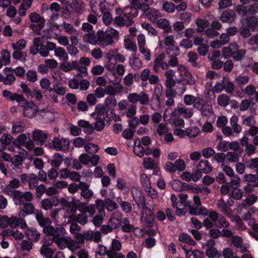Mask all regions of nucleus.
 Listing matches in <instances>:
<instances>
[{
  "label": "nucleus",
  "mask_w": 258,
  "mask_h": 258,
  "mask_svg": "<svg viewBox=\"0 0 258 258\" xmlns=\"http://www.w3.org/2000/svg\"><path fill=\"white\" fill-rule=\"evenodd\" d=\"M143 164L145 168L147 169H151L154 167V161L150 157H146L144 159Z\"/></svg>",
  "instance_id": "45"
},
{
  "label": "nucleus",
  "mask_w": 258,
  "mask_h": 258,
  "mask_svg": "<svg viewBox=\"0 0 258 258\" xmlns=\"http://www.w3.org/2000/svg\"><path fill=\"white\" fill-rule=\"evenodd\" d=\"M157 26L163 30V33L167 34L172 31L171 26L170 25L169 21L166 19H160L157 21Z\"/></svg>",
  "instance_id": "15"
},
{
  "label": "nucleus",
  "mask_w": 258,
  "mask_h": 258,
  "mask_svg": "<svg viewBox=\"0 0 258 258\" xmlns=\"http://www.w3.org/2000/svg\"><path fill=\"white\" fill-rule=\"evenodd\" d=\"M206 254L209 258H214L215 257H220V253L216 248H207L206 250Z\"/></svg>",
  "instance_id": "39"
},
{
  "label": "nucleus",
  "mask_w": 258,
  "mask_h": 258,
  "mask_svg": "<svg viewBox=\"0 0 258 258\" xmlns=\"http://www.w3.org/2000/svg\"><path fill=\"white\" fill-rule=\"evenodd\" d=\"M244 181H246L248 182H252L254 183V185L253 187H257L258 186V175L255 174H246L244 175Z\"/></svg>",
  "instance_id": "34"
},
{
  "label": "nucleus",
  "mask_w": 258,
  "mask_h": 258,
  "mask_svg": "<svg viewBox=\"0 0 258 258\" xmlns=\"http://www.w3.org/2000/svg\"><path fill=\"white\" fill-rule=\"evenodd\" d=\"M188 61L191 63L193 67L200 68V65L197 63L198 55L194 52H189L187 54Z\"/></svg>",
  "instance_id": "30"
},
{
  "label": "nucleus",
  "mask_w": 258,
  "mask_h": 258,
  "mask_svg": "<svg viewBox=\"0 0 258 258\" xmlns=\"http://www.w3.org/2000/svg\"><path fill=\"white\" fill-rule=\"evenodd\" d=\"M201 111L202 115L205 117H208L212 113V107L207 103L199 110Z\"/></svg>",
  "instance_id": "33"
},
{
  "label": "nucleus",
  "mask_w": 258,
  "mask_h": 258,
  "mask_svg": "<svg viewBox=\"0 0 258 258\" xmlns=\"http://www.w3.org/2000/svg\"><path fill=\"white\" fill-rule=\"evenodd\" d=\"M35 219L38 225L42 228L52 224L51 220L48 217H44L43 212L40 210L35 211Z\"/></svg>",
  "instance_id": "9"
},
{
  "label": "nucleus",
  "mask_w": 258,
  "mask_h": 258,
  "mask_svg": "<svg viewBox=\"0 0 258 258\" xmlns=\"http://www.w3.org/2000/svg\"><path fill=\"white\" fill-rule=\"evenodd\" d=\"M231 195L232 197L234 199L239 200L242 199L243 193L242 189L238 188H234L232 190Z\"/></svg>",
  "instance_id": "47"
},
{
  "label": "nucleus",
  "mask_w": 258,
  "mask_h": 258,
  "mask_svg": "<svg viewBox=\"0 0 258 258\" xmlns=\"http://www.w3.org/2000/svg\"><path fill=\"white\" fill-rule=\"evenodd\" d=\"M123 223V225L121 227V230L123 232L129 233L133 230L134 227L133 225L130 224V221L128 218H124L121 221V223Z\"/></svg>",
  "instance_id": "31"
},
{
  "label": "nucleus",
  "mask_w": 258,
  "mask_h": 258,
  "mask_svg": "<svg viewBox=\"0 0 258 258\" xmlns=\"http://www.w3.org/2000/svg\"><path fill=\"white\" fill-rule=\"evenodd\" d=\"M18 47L14 43L12 44L13 47L14 49L22 50L25 48L27 45V41L23 39H20L17 43Z\"/></svg>",
  "instance_id": "61"
},
{
  "label": "nucleus",
  "mask_w": 258,
  "mask_h": 258,
  "mask_svg": "<svg viewBox=\"0 0 258 258\" xmlns=\"http://www.w3.org/2000/svg\"><path fill=\"white\" fill-rule=\"evenodd\" d=\"M48 139H50L49 135L42 130H35L33 132V139L37 145L40 146L45 145L44 143Z\"/></svg>",
  "instance_id": "7"
},
{
  "label": "nucleus",
  "mask_w": 258,
  "mask_h": 258,
  "mask_svg": "<svg viewBox=\"0 0 258 258\" xmlns=\"http://www.w3.org/2000/svg\"><path fill=\"white\" fill-rule=\"evenodd\" d=\"M236 17L235 12L233 10L228 9L223 12L220 17V20L223 23H232L235 20Z\"/></svg>",
  "instance_id": "11"
},
{
  "label": "nucleus",
  "mask_w": 258,
  "mask_h": 258,
  "mask_svg": "<svg viewBox=\"0 0 258 258\" xmlns=\"http://www.w3.org/2000/svg\"><path fill=\"white\" fill-rule=\"evenodd\" d=\"M130 4L132 5V6L137 8V9L142 10L147 15V17H149L150 16L154 17L156 15L157 11L153 8L150 7H145V4L144 3H141L140 0H128Z\"/></svg>",
  "instance_id": "6"
},
{
  "label": "nucleus",
  "mask_w": 258,
  "mask_h": 258,
  "mask_svg": "<svg viewBox=\"0 0 258 258\" xmlns=\"http://www.w3.org/2000/svg\"><path fill=\"white\" fill-rule=\"evenodd\" d=\"M250 29L247 27H243V26L239 28L238 32L242 37L243 38H247L251 35Z\"/></svg>",
  "instance_id": "56"
},
{
  "label": "nucleus",
  "mask_w": 258,
  "mask_h": 258,
  "mask_svg": "<svg viewBox=\"0 0 258 258\" xmlns=\"http://www.w3.org/2000/svg\"><path fill=\"white\" fill-rule=\"evenodd\" d=\"M108 224L111 226L112 230L116 229L121 225V221L117 218H111L108 221Z\"/></svg>",
  "instance_id": "43"
},
{
  "label": "nucleus",
  "mask_w": 258,
  "mask_h": 258,
  "mask_svg": "<svg viewBox=\"0 0 258 258\" xmlns=\"http://www.w3.org/2000/svg\"><path fill=\"white\" fill-rule=\"evenodd\" d=\"M179 71L181 76H182V80L178 82V84L182 86V92H183L185 90V86L186 85H194L196 83V81L191 73L185 67H182L180 68Z\"/></svg>",
  "instance_id": "4"
},
{
  "label": "nucleus",
  "mask_w": 258,
  "mask_h": 258,
  "mask_svg": "<svg viewBox=\"0 0 258 258\" xmlns=\"http://www.w3.org/2000/svg\"><path fill=\"white\" fill-rule=\"evenodd\" d=\"M40 252L41 254L45 258H51L54 254V250L49 247L45 246V245H42L40 248Z\"/></svg>",
  "instance_id": "20"
},
{
  "label": "nucleus",
  "mask_w": 258,
  "mask_h": 258,
  "mask_svg": "<svg viewBox=\"0 0 258 258\" xmlns=\"http://www.w3.org/2000/svg\"><path fill=\"white\" fill-rule=\"evenodd\" d=\"M135 133V130H134L131 128H126L123 131L122 136L127 140H131L133 139Z\"/></svg>",
  "instance_id": "52"
},
{
  "label": "nucleus",
  "mask_w": 258,
  "mask_h": 258,
  "mask_svg": "<svg viewBox=\"0 0 258 258\" xmlns=\"http://www.w3.org/2000/svg\"><path fill=\"white\" fill-rule=\"evenodd\" d=\"M133 201L138 205L139 208L146 209V199L145 194L141 191H136L135 193L132 192Z\"/></svg>",
  "instance_id": "10"
},
{
  "label": "nucleus",
  "mask_w": 258,
  "mask_h": 258,
  "mask_svg": "<svg viewBox=\"0 0 258 258\" xmlns=\"http://www.w3.org/2000/svg\"><path fill=\"white\" fill-rule=\"evenodd\" d=\"M29 19L31 22L34 23L40 24L43 21L45 23L44 18L41 17L38 13L33 12L31 13L29 15Z\"/></svg>",
  "instance_id": "27"
},
{
  "label": "nucleus",
  "mask_w": 258,
  "mask_h": 258,
  "mask_svg": "<svg viewBox=\"0 0 258 258\" xmlns=\"http://www.w3.org/2000/svg\"><path fill=\"white\" fill-rule=\"evenodd\" d=\"M43 232L48 236H52L53 238H55V230L54 227L51 225H48L43 228Z\"/></svg>",
  "instance_id": "50"
},
{
  "label": "nucleus",
  "mask_w": 258,
  "mask_h": 258,
  "mask_svg": "<svg viewBox=\"0 0 258 258\" xmlns=\"http://www.w3.org/2000/svg\"><path fill=\"white\" fill-rule=\"evenodd\" d=\"M139 101L142 105H148L149 103V95L142 92L139 94Z\"/></svg>",
  "instance_id": "53"
},
{
  "label": "nucleus",
  "mask_w": 258,
  "mask_h": 258,
  "mask_svg": "<svg viewBox=\"0 0 258 258\" xmlns=\"http://www.w3.org/2000/svg\"><path fill=\"white\" fill-rule=\"evenodd\" d=\"M63 161L62 156L59 153H55L53 156V160L51 163V165L56 169H58Z\"/></svg>",
  "instance_id": "21"
},
{
  "label": "nucleus",
  "mask_w": 258,
  "mask_h": 258,
  "mask_svg": "<svg viewBox=\"0 0 258 258\" xmlns=\"http://www.w3.org/2000/svg\"><path fill=\"white\" fill-rule=\"evenodd\" d=\"M16 80V77L13 74H7L6 77L4 76L3 83L5 85H11Z\"/></svg>",
  "instance_id": "54"
},
{
  "label": "nucleus",
  "mask_w": 258,
  "mask_h": 258,
  "mask_svg": "<svg viewBox=\"0 0 258 258\" xmlns=\"http://www.w3.org/2000/svg\"><path fill=\"white\" fill-rule=\"evenodd\" d=\"M176 170L183 171L185 168V164L184 160L181 158L176 160L174 163Z\"/></svg>",
  "instance_id": "58"
},
{
  "label": "nucleus",
  "mask_w": 258,
  "mask_h": 258,
  "mask_svg": "<svg viewBox=\"0 0 258 258\" xmlns=\"http://www.w3.org/2000/svg\"><path fill=\"white\" fill-rule=\"evenodd\" d=\"M197 168L205 174L210 173L212 171V166L206 160H201L198 164Z\"/></svg>",
  "instance_id": "17"
},
{
  "label": "nucleus",
  "mask_w": 258,
  "mask_h": 258,
  "mask_svg": "<svg viewBox=\"0 0 258 258\" xmlns=\"http://www.w3.org/2000/svg\"><path fill=\"white\" fill-rule=\"evenodd\" d=\"M202 153L205 158L208 159L215 154V151L211 147L205 148L203 149Z\"/></svg>",
  "instance_id": "41"
},
{
  "label": "nucleus",
  "mask_w": 258,
  "mask_h": 258,
  "mask_svg": "<svg viewBox=\"0 0 258 258\" xmlns=\"http://www.w3.org/2000/svg\"><path fill=\"white\" fill-rule=\"evenodd\" d=\"M106 107L103 104H98L95 106V110L97 112V117L98 118H101V116L103 115L105 116Z\"/></svg>",
  "instance_id": "38"
},
{
  "label": "nucleus",
  "mask_w": 258,
  "mask_h": 258,
  "mask_svg": "<svg viewBox=\"0 0 258 258\" xmlns=\"http://www.w3.org/2000/svg\"><path fill=\"white\" fill-rule=\"evenodd\" d=\"M227 160L230 162H237L238 161L239 159V155L235 153L232 152H228L226 154Z\"/></svg>",
  "instance_id": "46"
},
{
  "label": "nucleus",
  "mask_w": 258,
  "mask_h": 258,
  "mask_svg": "<svg viewBox=\"0 0 258 258\" xmlns=\"http://www.w3.org/2000/svg\"><path fill=\"white\" fill-rule=\"evenodd\" d=\"M70 145V142L68 140L55 137L51 142H48L45 144V146L49 149H54L57 151H61L64 148H68Z\"/></svg>",
  "instance_id": "3"
},
{
  "label": "nucleus",
  "mask_w": 258,
  "mask_h": 258,
  "mask_svg": "<svg viewBox=\"0 0 258 258\" xmlns=\"http://www.w3.org/2000/svg\"><path fill=\"white\" fill-rule=\"evenodd\" d=\"M122 13L125 19H127V22L126 23L127 26H130L133 24L134 21L133 18L136 17L138 15V10L137 8L132 6L125 7Z\"/></svg>",
  "instance_id": "5"
},
{
  "label": "nucleus",
  "mask_w": 258,
  "mask_h": 258,
  "mask_svg": "<svg viewBox=\"0 0 258 258\" xmlns=\"http://www.w3.org/2000/svg\"><path fill=\"white\" fill-rule=\"evenodd\" d=\"M164 169L169 173H174L176 171V168L174 163L171 162H167L164 167Z\"/></svg>",
  "instance_id": "64"
},
{
  "label": "nucleus",
  "mask_w": 258,
  "mask_h": 258,
  "mask_svg": "<svg viewBox=\"0 0 258 258\" xmlns=\"http://www.w3.org/2000/svg\"><path fill=\"white\" fill-rule=\"evenodd\" d=\"M200 132L199 127L192 126L185 130L186 135L190 138L196 137Z\"/></svg>",
  "instance_id": "36"
},
{
  "label": "nucleus",
  "mask_w": 258,
  "mask_h": 258,
  "mask_svg": "<svg viewBox=\"0 0 258 258\" xmlns=\"http://www.w3.org/2000/svg\"><path fill=\"white\" fill-rule=\"evenodd\" d=\"M9 192V194L11 193V195H13V201L15 202V205L22 206L24 205V200L23 197V192L14 189L13 190H10Z\"/></svg>",
  "instance_id": "13"
},
{
  "label": "nucleus",
  "mask_w": 258,
  "mask_h": 258,
  "mask_svg": "<svg viewBox=\"0 0 258 258\" xmlns=\"http://www.w3.org/2000/svg\"><path fill=\"white\" fill-rule=\"evenodd\" d=\"M209 234L212 239H217L221 236L222 232L218 229H211Z\"/></svg>",
  "instance_id": "62"
},
{
  "label": "nucleus",
  "mask_w": 258,
  "mask_h": 258,
  "mask_svg": "<svg viewBox=\"0 0 258 258\" xmlns=\"http://www.w3.org/2000/svg\"><path fill=\"white\" fill-rule=\"evenodd\" d=\"M85 151L89 153H96L99 150L98 146L93 143H88L85 146Z\"/></svg>",
  "instance_id": "44"
},
{
  "label": "nucleus",
  "mask_w": 258,
  "mask_h": 258,
  "mask_svg": "<svg viewBox=\"0 0 258 258\" xmlns=\"http://www.w3.org/2000/svg\"><path fill=\"white\" fill-rule=\"evenodd\" d=\"M2 55L1 61L5 66L9 65L11 62L10 52L8 50L5 49L2 51Z\"/></svg>",
  "instance_id": "37"
},
{
  "label": "nucleus",
  "mask_w": 258,
  "mask_h": 258,
  "mask_svg": "<svg viewBox=\"0 0 258 258\" xmlns=\"http://www.w3.org/2000/svg\"><path fill=\"white\" fill-rule=\"evenodd\" d=\"M196 24L198 27L197 30L198 32H203L209 25V23L207 20L202 19H198L196 21Z\"/></svg>",
  "instance_id": "22"
},
{
  "label": "nucleus",
  "mask_w": 258,
  "mask_h": 258,
  "mask_svg": "<svg viewBox=\"0 0 258 258\" xmlns=\"http://www.w3.org/2000/svg\"><path fill=\"white\" fill-rule=\"evenodd\" d=\"M163 9L168 13H173L175 10V6L172 3L166 2L163 5Z\"/></svg>",
  "instance_id": "48"
},
{
  "label": "nucleus",
  "mask_w": 258,
  "mask_h": 258,
  "mask_svg": "<svg viewBox=\"0 0 258 258\" xmlns=\"http://www.w3.org/2000/svg\"><path fill=\"white\" fill-rule=\"evenodd\" d=\"M83 38L86 42L93 44L96 42V36L94 33H88L84 35Z\"/></svg>",
  "instance_id": "57"
},
{
  "label": "nucleus",
  "mask_w": 258,
  "mask_h": 258,
  "mask_svg": "<svg viewBox=\"0 0 258 258\" xmlns=\"http://www.w3.org/2000/svg\"><path fill=\"white\" fill-rule=\"evenodd\" d=\"M115 109L114 108H106L105 116H104V119H106L107 121H110L112 120V117L115 115Z\"/></svg>",
  "instance_id": "60"
},
{
  "label": "nucleus",
  "mask_w": 258,
  "mask_h": 258,
  "mask_svg": "<svg viewBox=\"0 0 258 258\" xmlns=\"http://www.w3.org/2000/svg\"><path fill=\"white\" fill-rule=\"evenodd\" d=\"M164 54H161L154 60L153 69L155 71H157L158 68H160L161 64L164 60Z\"/></svg>",
  "instance_id": "42"
},
{
  "label": "nucleus",
  "mask_w": 258,
  "mask_h": 258,
  "mask_svg": "<svg viewBox=\"0 0 258 258\" xmlns=\"http://www.w3.org/2000/svg\"><path fill=\"white\" fill-rule=\"evenodd\" d=\"M253 99L250 98L249 99H244L242 101L239 105V109L240 111H246L250 106L252 103L253 105L254 103L253 102Z\"/></svg>",
  "instance_id": "32"
},
{
  "label": "nucleus",
  "mask_w": 258,
  "mask_h": 258,
  "mask_svg": "<svg viewBox=\"0 0 258 258\" xmlns=\"http://www.w3.org/2000/svg\"><path fill=\"white\" fill-rule=\"evenodd\" d=\"M20 106L23 108V115L27 118L34 117L38 112V106L33 101H28L26 98Z\"/></svg>",
  "instance_id": "2"
},
{
  "label": "nucleus",
  "mask_w": 258,
  "mask_h": 258,
  "mask_svg": "<svg viewBox=\"0 0 258 258\" xmlns=\"http://www.w3.org/2000/svg\"><path fill=\"white\" fill-rule=\"evenodd\" d=\"M188 210L189 213L191 215H206L208 213V210L203 206H201L200 207L189 206Z\"/></svg>",
  "instance_id": "18"
},
{
  "label": "nucleus",
  "mask_w": 258,
  "mask_h": 258,
  "mask_svg": "<svg viewBox=\"0 0 258 258\" xmlns=\"http://www.w3.org/2000/svg\"><path fill=\"white\" fill-rule=\"evenodd\" d=\"M95 118L97 119V121L95 123V126L94 128L97 131L101 132L105 127V121L102 118H98V117H96Z\"/></svg>",
  "instance_id": "40"
},
{
  "label": "nucleus",
  "mask_w": 258,
  "mask_h": 258,
  "mask_svg": "<svg viewBox=\"0 0 258 258\" xmlns=\"http://www.w3.org/2000/svg\"><path fill=\"white\" fill-rule=\"evenodd\" d=\"M76 221L80 224L84 225L87 223L88 216L84 213L80 214L76 217Z\"/></svg>",
  "instance_id": "59"
},
{
  "label": "nucleus",
  "mask_w": 258,
  "mask_h": 258,
  "mask_svg": "<svg viewBox=\"0 0 258 258\" xmlns=\"http://www.w3.org/2000/svg\"><path fill=\"white\" fill-rule=\"evenodd\" d=\"M27 79L30 82L34 83L37 80V75L35 71L29 70L27 74Z\"/></svg>",
  "instance_id": "51"
},
{
  "label": "nucleus",
  "mask_w": 258,
  "mask_h": 258,
  "mask_svg": "<svg viewBox=\"0 0 258 258\" xmlns=\"http://www.w3.org/2000/svg\"><path fill=\"white\" fill-rule=\"evenodd\" d=\"M26 235L28 239L33 242H37L40 238L41 236L40 232L33 228H28Z\"/></svg>",
  "instance_id": "14"
},
{
  "label": "nucleus",
  "mask_w": 258,
  "mask_h": 258,
  "mask_svg": "<svg viewBox=\"0 0 258 258\" xmlns=\"http://www.w3.org/2000/svg\"><path fill=\"white\" fill-rule=\"evenodd\" d=\"M105 208L108 211L112 212L118 208V205L117 203L109 198H107L105 199Z\"/></svg>",
  "instance_id": "35"
},
{
  "label": "nucleus",
  "mask_w": 258,
  "mask_h": 258,
  "mask_svg": "<svg viewBox=\"0 0 258 258\" xmlns=\"http://www.w3.org/2000/svg\"><path fill=\"white\" fill-rule=\"evenodd\" d=\"M234 245L237 248H242L243 238L241 236H233L231 239Z\"/></svg>",
  "instance_id": "55"
},
{
  "label": "nucleus",
  "mask_w": 258,
  "mask_h": 258,
  "mask_svg": "<svg viewBox=\"0 0 258 258\" xmlns=\"http://www.w3.org/2000/svg\"><path fill=\"white\" fill-rule=\"evenodd\" d=\"M229 97L226 94H221L217 98L218 104L223 107H226L229 104Z\"/></svg>",
  "instance_id": "29"
},
{
  "label": "nucleus",
  "mask_w": 258,
  "mask_h": 258,
  "mask_svg": "<svg viewBox=\"0 0 258 258\" xmlns=\"http://www.w3.org/2000/svg\"><path fill=\"white\" fill-rule=\"evenodd\" d=\"M55 55L60 57L64 62L67 61L69 58L67 52L62 47H58L55 49Z\"/></svg>",
  "instance_id": "25"
},
{
  "label": "nucleus",
  "mask_w": 258,
  "mask_h": 258,
  "mask_svg": "<svg viewBox=\"0 0 258 258\" xmlns=\"http://www.w3.org/2000/svg\"><path fill=\"white\" fill-rule=\"evenodd\" d=\"M223 79L224 81V90L227 93H232L235 89L234 84L228 80V78L224 77Z\"/></svg>",
  "instance_id": "28"
},
{
  "label": "nucleus",
  "mask_w": 258,
  "mask_h": 258,
  "mask_svg": "<svg viewBox=\"0 0 258 258\" xmlns=\"http://www.w3.org/2000/svg\"><path fill=\"white\" fill-rule=\"evenodd\" d=\"M206 103L203 99V98L200 97H195V101L194 102V107L200 110Z\"/></svg>",
  "instance_id": "49"
},
{
  "label": "nucleus",
  "mask_w": 258,
  "mask_h": 258,
  "mask_svg": "<svg viewBox=\"0 0 258 258\" xmlns=\"http://www.w3.org/2000/svg\"><path fill=\"white\" fill-rule=\"evenodd\" d=\"M3 96L10 101H16L19 106L25 100L23 95L12 92L7 90L3 91Z\"/></svg>",
  "instance_id": "8"
},
{
  "label": "nucleus",
  "mask_w": 258,
  "mask_h": 258,
  "mask_svg": "<svg viewBox=\"0 0 258 258\" xmlns=\"http://www.w3.org/2000/svg\"><path fill=\"white\" fill-rule=\"evenodd\" d=\"M97 40L102 45H111L114 40L118 39V32L112 27H108L104 32L99 30L97 33Z\"/></svg>",
  "instance_id": "1"
},
{
  "label": "nucleus",
  "mask_w": 258,
  "mask_h": 258,
  "mask_svg": "<svg viewBox=\"0 0 258 258\" xmlns=\"http://www.w3.org/2000/svg\"><path fill=\"white\" fill-rule=\"evenodd\" d=\"M107 58L110 60L114 58L116 61L119 62H124L125 60V57L119 53L114 54L111 52H109L107 55Z\"/></svg>",
  "instance_id": "24"
},
{
  "label": "nucleus",
  "mask_w": 258,
  "mask_h": 258,
  "mask_svg": "<svg viewBox=\"0 0 258 258\" xmlns=\"http://www.w3.org/2000/svg\"><path fill=\"white\" fill-rule=\"evenodd\" d=\"M117 105V101L114 96H108L105 99L104 105L106 108H114Z\"/></svg>",
  "instance_id": "26"
},
{
  "label": "nucleus",
  "mask_w": 258,
  "mask_h": 258,
  "mask_svg": "<svg viewBox=\"0 0 258 258\" xmlns=\"http://www.w3.org/2000/svg\"><path fill=\"white\" fill-rule=\"evenodd\" d=\"M23 205V208L19 212V217L25 218L27 215H31L34 214L35 212V207L31 203H24Z\"/></svg>",
  "instance_id": "12"
},
{
  "label": "nucleus",
  "mask_w": 258,
  "mask_h": 258,
  "mask_svg": "<svg viewBox=\"0 0 258 258\" xmlns=\"http://www.w3.org/2000/svg\"><path fill=\"white\" fill-rule=\"evenodd\" d=\"M20 86L22 89L23 93L26 95V97L29 98L32 95V91L30 90L27 84L22 82Z\"/></svg>",
  "instance_id": "63"
},
{
  "label": "nucleus",
  "mask_w": 258,
  "mask_h": 258,
  "mask_svg": "<svg viewBox=\"0 0 258 258\" xmlns=\"http://www.w3.org/2000/svg\"><path fill=\"white\" fill-rule=\"evenodd\" d=\"M247 27L252 32L256 31L258 28V19L255 16H250L246 19Z\"/></svg>",
  "instance_id": "19"
},
{
  "label": "nucleus",
  "mask_w": 258,
  "mask_h": 258,
  "mask_svg": "<svg viewBox=\"0 0 258 258\" xmlns=\"http://www.w3.org/2000/svg\"><path fill=\"white\" fill-rule=\"evenodd\" d=\"M136 53L133 52L130 58L129 64L133 69L135 70H138L142 67V60L136 56Z\"/></svg>",
  "instance_id": "16"
},
{
  "label": "nucleus",
  "mask_w": 258,
  "mask_h": 258,
  "mask_svg": "<svg viewBox=\"0 0 258 258\" xmlns=\"http://www.w3.org/2000/svg\"><path fill=\"white\" fill-rule=\"evenodd\" d=\"M27 140V137L25 134H21L13 142V145L18 148L23 146L25 145Z\"/></svg>",
  "instance_id": "23"
}]
</instances>
